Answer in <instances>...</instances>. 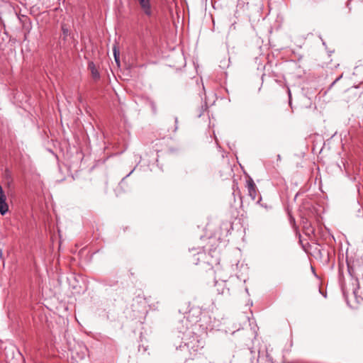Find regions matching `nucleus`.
<instances>
[{"instance_id":"7","label":"nucleus","mask_w":363,"mask_h":363,"mask_svg":"<svg viewBox=\"0 0 363 363\" xmlns=\"http://www.w3.org/2000/svg\"><path fill=\"white\" fill-rule=\"evenodd\" d=\"M247 190H248V194L251 197L252 200L255 201L256 196H257V189H256V185L252 179H250L247 182Z\"/></svg>"},{"instance_id":"18","label":"nucleus","mask_w":363,"mask_h":363,"mask_svg":"<svg viewBox=\"0 0 363 363\" xmlns=\"http://www.w3.org/2000/svg\"><path fill=\"white\" fill-rule=\"evenodd\" d=\"M289 91V99L291 98V91H290V89L288 90Z\"/></svg>"},{"instance_id":"10","label":"nucleus","mask_w":363,"mask_h":363,"mask_svg":"<svg viewBox=\"0 0 363 363\" xmlns=\"http://www.w3.org/2000/svg\"><path fill=\"white\" fill-rule=\"evenodd\" d=\"M65 26H66V24H63V26L62 27V32H63V34H64L65 37L68 35V31H69L68 28H67L65 27Z\"/></svg>"},{"instance_id":"9","label":"nucleus","mask_w":363,"mask_h":363,"mask_svg":"<svg viewBox=\"0 0 363 363\" xmlns=\"http://www.w3.org/2000/svg\"><path fill=\"white\" fill-rule=\"evenodd\" d=\"M133 301H136L137 303H140V306L142 307L145 304V298L140 296H137L136 298L133 300Z\"/></svg>"},{"instance_id":"17","label":"nucleus","mask_w":363,"mask_h":363,"mask_svg":"<svg viewBox=\"0 0 363 363\" xmlns=\"http://www.w3.org/2000/svg\"><path fill=\"white\" fill-rule=\"evenodd\" d=\"M261 200H262V198L259 197V199L257 200V203H259L261 201Z\"/></svg>"},{"instance_id":"4","label":"nucleus","mask_w":363,"mask_h":363,"mask_svg":"<svg viewBox=\"0 0 363 363\" xmlns=\"http://www.w3.org/2000/svg\"><path fill=\"white\" fill-rule=\"evenodd\" d=\"M140 6L142 11L148 16L154 14V9L152 6L150 0H137Z\"/></svg>"},{"instance_id":"14","label":"nucleus","mask_w":363,"mask_h":363,"mask_svg":"<svg viewBox=\"0 0 363 363\" xmlns=\"http://www.w3.org/2000/svg\"><path fill=\"white\" fill-rule=\"evenodd\" d=\"M177 123H178V118L176 117L175 118V123H176V125H175V128H174V131H176L178 128L177 127Z\"/></svg>"},{"instance_id":"15","label":"nucleus","mask_w":363,"mask_h":363,"mask_svg":"<svg viewBox=\"0 0 363 363\" xmlns=\"http://www.w3.org/2000/svg\"><path fill=\"white\" fill-rule=\"evenodd\" d=\"M151 106H152V110L155 111V103L152 102L151 103Z\"/></svg>"},{"instance_id":"1","label":"nucleus","mask_w":363,"mask_h":363,"mask_svg":"<svg viewBox=\"0 0 363 363\" xmlns=\"http://www.w3.org/2000/svg\"><path fill=\"white\" fill-rule=\"evenodd\" d=\"M177 330L172 340L175 349L189 352L191 357L200 353L206 344L205 337L189 330V323L185 317L178 322Z\"/></svg>"},{"instance_id":"19","label":"nucleus","mask_w":363,"mask_h":363,"mask_svg":"<svg viewBox=\"0 0 363 363\" xmlns=\"http://www.w3.org/2000/svg\"><path fill=\"white\" fill-rule=\"evenodd\" d=\"M323 45L325 46V43L323 41Z\"/></svg>"},{"instance_id":"12","label":"nucleus","mask_w":363,"mask_h":363,"mask_svg":"<svg viewBox=\"0 0 363 363\" xmlns=\"http://www.w3.org/2000/svg\"><path fill=\"white\" fill-rule=\"evenodd\" d=\"M213 31H215L216 29H218L219 28V26H220L221 24H216V23H213Z\"/></svg>"},{"instance_id":"8","label":"nucleus","mask_w":363,"mask_h":363,"mask_svg":"<svg viewBox=\"0 0 363 363\" xmlns=\"http://www.w3.org/2000/svg\"><path fill=\"white\" fill-rule=\"evenodd\" d=\"M114 55H115V63L117 65V66L118 67H121V62H120V60H119V57H120V52L118 50H116V48L115 47V53H114Z\"/></svg>"},{"instance_id":"2","label":"nucleus","mask_w":363,"mask_h":363,"mask_svg":"<svg viewBox=\"0 0 363 363\" xmlns=\"http://www.w3.org/2000/svg\"><path fill=\"white\" fill-rule=\"evenodd\" d=\"M226 279L227 277H220L218 272H216V275L215 277V286L216 287V290L219 294H225L229 292V289L225 286Z\"/></svg>"},{"instance_id":"16","label":"nucleus","mask_w":363,"mask_h":363,"mask_svg":"<svg viewBox=\"0 0 363 363\" xmlns=\"http://www.w3.org/2000/svg\"><path fill=\"white\" fill-rule=\"evenodd\" d=\"M277 161H280L281 160L280 155H277Z\"/></svg>"},{"instance_id":"6","label":"nucleus","mask_w":363,"mask_h":363,"mask_svg":"<svg viewBox=\"0 0 363 363\" xmlns=\"http://www.w3.org/2000/svg\"><path fill=\"white\" fill-rule=\"evenodd\" d=\"M88 69L90 71L92 79L96 82L100 79V74L98 67L93 62H89L88 64Z\"/></svg>"},{"instance_id":"20","label":"nucleus","mask_w":363,"mask_h":363,"mask_svg":"<svg viewBox=\"0 0 363 363\" xmlns=\"http://www.w3.org/2000/svg\"><path fill=\"white\" fill-rule=\"evenodd\" d=\"M136 310H137V311H139V309H138V308H136ZM133 311H135V308H133Z\"/></svg>"},{"instance_id":"3","label":"nucleus","mask_w":363,"mask_h":363,"mask_svg":"<svg viewBox=\"0 0 363 363\" xmlns=\"http://www.w3.org/2000/svg\"><path fill=\"white\" fill-rule=\"evenodd\" d=\"M191 252H193L194 258L193 262L195 264H198L199 263L203 262L208 263V260L207 259V255L201 248L198 249H191Z\"/></svg>"},{"instance_id":"11","label":"nucleus","mask_w":363,"mask_h":363,"mask_svg":"<svg viewBox=\"0 0 363 363\" xmlns=\"http://www.w3.org/2000/svg\"><path fill=\"white\" fill-rule=\"evenodd\" d=\"M342 77V74L339 76L331 84V86H333L337 82H338L341 78Z\"/></svg>"},{"instance_id":"13","label":"nucleus","mask_w":363,"mask_h":363,"mask_svg":"<svg viewBox=\"0 0 363 363\" xmlns=\"http://www.w3.org/2000/svg\"><path fill=\"white\" fill-rule=\"evenodd\" d=\"M134 170H135V168H134V169H132V170H131V171H130V172H129V173H128L125 177H124L122 179V182H123V181H124V179H125L126 177H129V176H130V175L133 172V171H134Z\"/></svg>"},{"instance_id":"5","label":"nucleus","mask_w":363,"mask_h":363,"mask_svg":"<svg viewBox=\"0 0 363 363\" xmlns=\"http://www.w3.org/2000/svg\"><path fill=\"white\" fill-rule=\"evenodd\" d=\"M8 211L9 206L6 203V196L2 186L0 185V213L1 215H5Z\"/></svg>"}]
</instances>
